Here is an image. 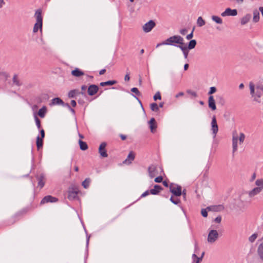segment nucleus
Returning <instances> with one entry per match:
<instances>
[{"label": "nucleus", "mask_w": 263, "mask_h": 263, "mask_svg": "<svg viewBox=\"0 0 263 263\" xmlns=\"http://www.w3.org/2000/svg\"><path fill=\"white\" fill-rule=\"evenodd\" d=\"M245 139V135L243 133L240 134V136L238 138L236 131L233 133L232 138V146H233V153L234 154L237 150V142L239 140V144L242 143Z\"/></svg>", "instance_id": "f257e3e1"}, {"label": "nucleus", "mask_w": 263, "mask_h": 263, "mask_svg": "<svg viewBox=\"0 0 263 263\" xmlns=\"http://www.w3.org/2000/svg\"><path fill=\"white\" fill-rule=\"evenodd\" d=\"M35 16L36 17V23L34 25L33 32H36L38 31L39 29H40L41 31H42V29L43 18L42 16V11L40 9H39L36 11Z\"/></svg>", "instance_id": "f03ea898"}, {"label": "nucleus", "mask_w": 263, "mask_h": 263, "mask_svg": "<svg viewBox=\"0 0 263 263\" xmlns=\"http://www.w3.org/2000/svg\"><path fill=\"white\" fill-rule=\"evenodd\" d=\"M170 191L174 196L179 197L182 195V187L181 186L177 185L176 187L174 186L172 183L170 186Z\"/></svg>", "instance_id": "7ed1b4c3"}, {"label": "nucleus", "mask_w": 263, "mask_h": 263, "mask_svg": "<svg viewBox=\"0 0 263 263\" xmlns=\"http://www.w3.org/2000/svg\"><path fill=\"white\" fill-rule=\"evenodd\" d=\"M263 93V84H257L256 85V91H255V98L254 99V101L260 102L259 99L261 97L262 93Z\"/></svg>", "instance_id": "20e7f679"}, {"label": "nucleus", "mask_w": 263, "mask_h": 263, "mask_svg": "<svg viewBox=\"0 0 263 263\" xmlns=\"http://www.w3.org/2000/svg\"><path fill=\"white\" fill-rule=\"evenodd\" d=\"M218 238V234L216 230H211L208 236V241L209 243H214Z\"/></svg>", "instance_id": "39448f33"}, {"label": "nucleus", "mask_w": 263, "mask_h": 263, "mask_svg": "<svg viewBox=\"0 0 263 263\" xmlns=\"http://www.w3.org/2000/svg\"><path fill=\"white\" fill-rule=\"evenodd\" d=\"M156 26V23L153 20H150L142 26V30L144 32H150Z\"/></svg>", "instance_id": "423d86ee"}, {"label": "nucleus", "mask_w": 263, "mask_h": 263, "mask_svg": "<svg viewBox=\"0 0 263 263\" xmlns=\"http://www.w3.org/2000/svg\"><path fill=\"white\" fill-rule=\"evenodd\" d=\"M211 129L212 130V134L213 135V137L215 138L216 136V134L218 131V126L217 123V120L216 117L214 116L212 117V120L211 122Z\"/></svg>", "instance_id": "0eeeda50"}, {"label": "nucleus", "mask_w": 263, "mask_h": 263, "mask_svg": "<svg viewBox=\"0 0 263 263\" xmlns=\"http://www.w3.org/2000/svg\"><path fill=\"white\" fill-rule=\"evenodd\" d=\"M237 14V10L236 9H231L230 8H227L226 10L221 13L222 16H236Z\"/></svg>", "instance_id": "6e6552de"}, {"label": "nucleus", "mask_w": 263, "mask_h": 263, "mask_svg": "<svg viewBox=\"0 0 263 263\" xmlns=\"http://www.w3.org/2000/svg\"><path fill=\"white\" fill-rule=\"evenodd\" d=\"M106 143L105 142H102L99 147V153L102 157H107L108 155L105 149Z\"/></svg>", "instance_id": "1a4fd4ad"}, {"label": "nucleus", "mask_w": 263, "mask_h": 263, "mask_svg": "<svg viewBox=\"0 0 263 263\" xmlns=\"http://www.w3.org/2000/svg\"><path fill=\"white\" fill-rule=\"evenodd\" d=\"M58 201L57 198L52 197L51 196L48 195L45 196L41 201V204H43L48 202H55Z\"/></svg>", "instance_id": "9d476101"}, {"label": "nucleus", "mask_w": 263, "mask_h": 263, "mask_svg": "<svg viewBox=\"0 0 263 263\" xmlns=\"http://www.w3.org/2000/svg\"><path fill=\"white\" fill-rule=\"evenodd\" d=\"M99 90V87L95 84L90 85L87 89L88 94L89 96L95 95Z\"/></svg>", "instance_id": "9b49d317"}, {"label": "nucleus", "mask_w": 263, "mask_h": 263, "mask_svg": "<svg viewBox=\"0 0 263 263\" xmlns=\"http://www.w3.org/2000/svg\"><path fill=\"white\" fill-rule=\"evenodd\" d=\"M78 190L77 188L70 189L68 191V198L69 199H75L78 193Z\"/></svg>", "instance_id": "f8f14e48"}, {"label": "nucleus", "mask_w": 263, "mask_h": 263, "mask_svg": "<svg viewBox=\"0 0 263 263\" xmlns=\"http://www.w3.org/2000/svg\"><path fill=\"white\" fill-rule=\"evenodd\" d=\"M173 44L176 43L179 44V45H184V39L180 35H174L173 36Z\"/></svg>", "instance_id": "ddd939ff"}, {"label": "nucleus", "mask_w": 263, "mask_h": 263, "mask_svg": "<svg viewBox=\"0 0 263 263\" xmlns=\"http://www.w3.org/2000/svg\"><path fill=\"white\" fill-rule=\"evenodd\" d=\"M208 105L212 110L216 109L215 101L213 96H210L208 99Z\"/></svg>", "instance_id": "4468645a"}, {"label": "nucleus", "mask_w": 263, "mask_h": 263, "mask_svg": "<svg viewBox=\"0 0 263 263\" xmlns=\"http://www.w3.org/2000/svg\"><path fill=\"white\" fill-rule=\"evenodd\" d=\"M151 132L153 133H155L157 128V123L155 118H152L148 122Z\"/></svg>", "instance_id": "2eb2a0df"}, {"label": "nucleus", "mask_w": 263, "mask_h": 263, "mask_svg": "<svg viewBox=\"0 0 263 263\" xmlns=\"http://www.w3.org/2000/svg\"><path fill=\"white\" fill-rule=\"evenodd\" d=\"M135 155L133 151H131L128 156L127 158L123 161V163L129 164L132 163V161H133L135 159Z\"/></svg>", "instance_id": "dca6fc26"}, {"label": "nucleus", "mask_w": 263, "mask_h": 263, "mask_svg": "<svg viewBox=\"0 0 263 263\" xmlns=\"http://www.w3.org/2000/svg\"><path fill=\"white\" fill-rule=\"evenodd\" d=\"M157 170V167L155 165H151L148 168V172L149 176L151 178H153L155 176V172Z\"/></svg>", "instance_id": "f3484780"}, {"label": "nucleus", "mask_w": 263, "mask_h": 263, "mask_svg": "<svg viewBox=\"0 0 263 263\" xmlns=\"http://www.w3.org/2000/svg\"><path fill=\"white\" fill-rule=\"evenodd\" d=\"M163 190V188L159 185L156 184L154 189L150 190V193L153 195H158L159 192Z\"/></svg>", "instance_id": "a211bd4d"}, {"label": "nucleus", "mask_w": 263, "mask_h": 263, "mask_svg": "<svg viewBox=\"0 0 263 263\" xmlns=\"http://www.w3.org/2000/svg\"><path fill=\"white\" fill-rule=\"evenodd\" d=\"M173 39V36H171L170 37H169L167 40H166L165 41L158 44L156 46V47L157 48V47H158L161 45H174Z\"/></svg>", "instance_id": "6ab92c4d"}, {"label": "nucleus", "mask_w": 263, "mask_h": 263, "mask_svg": "<svg viewBox=\"0 0 263 263\" xmlns=\"http://www.w3.org/2000/svg\"><path fill=\"white\" fill-rule=\"evenodd\" d=\"M224 207L222 205H218L217 206H210L206 208L208 211H212L214 212L221 211L223 210Z\"/></svg>", "instance_id": "aec40b11"}, {"label": "nucleus", "mask_w": 263, "mask_h": 263, "mask_svg": "<svg viewBox=\"0 0 263 263\" xmlns=\"http://www.w3.org/2000/svg\"><path fill=\"white\" fill-rule=\"evenodd\" d=\"M251 18V15L250 14H246L245 16H244L243 17H242L241 18V21H240L241 24L242 25H244L246 24L250 21Z\"/></svg>", "instance_id": "412c9836"}, {"label": "nucleus", "mask_w": 263, "mask_h": 263, "mask_svg": "<svg viewBox=\"0 0 263 263\" xmlns=\"http://www.w3.org/2000/svg\"><path fill=\"white\" fill-rule=\"evenodd\" d=\"M178 47H179L182 51L183 53V55H184V57L185 59H187V57H188V54H189V50L190 49H188L185 46H184V45H177V46Z\"/></svg>", "instance_id": "4be33fe9"}, {"label": "nucleus", "mask_w": 263, "mask_h": 263, "mask_svg": "<svg viewBox=\"0 0 263 263\" xmlns=\"http://www.w3.org/2000/svg\"><path fill=\"white\" fill-rule=\"evenodd\" d=\"M249 87L250 90V94L251 95L252 97L254 98H255V89H256V86H255L254 84L252 82H250L249 83Z\"/></svg>", "instance_id": "5701e85b"}, {"label": "nucleus", "mask_w": 263, "mask_h": 263, "mask_svg": "<svg viewBox=\"0 0 263 263\" xmlns=\"http://www.w3.org/2000/svg\"><path fill=\"white\" fill-rule=\"evenodd\" d=\"M261 191V190L260 189V187H255L254 189H253L252 191H251L249 192V196L250 197H252L254 196H255V195H257L258 193H259Z\"/></svg>", "instance_id": "b1692460"}, {"label": "nucleus", "mask_w": 263, "mask_h": 263, "mask_svg": "<svg viewBox=\"0 0 263 263\" xmlns=\"http://www.w3.org/2000/svg\"><path fill=\"white\" fill-rule=\"evenodd\" d=\"M36 144L37 150H40L43 147V139H42L40 137L38 136L36 138Z\"/></svg>", "instance_id": "393cba45"}, {"label": "nucleus", "mask_w": 263, "mask_h": 263, "mask_svg": "<svg viewBox=\"0 0 263 263\" xmlns=\"http://www.w3.org/2000/svg\"><path fill=\"white\" fill-rule=\"evenodd\" d=\"M37 179L39 181L38 185L41 188H42L44 186L45 183V179L43 175H40V176H39Z\"/></svg>", "instance_id": "a878e982"}, {"label": "nucleus", "mask_w": 263, "mask_h": 263, "mask_svg": "<svg viewBox=\"0 0 263 263\" xmlns=\"http://www.w3.org/2000/svg\"><path fill=\"white\" fill-rule=\"evenodd\" d=\"M196 44H197L196 41L195 40H192L189 42L187 46H186V47L188 49L191 50V49H194L195 47Z\"/></svg>", "instance_id": "bb28decb"}, {"label": "nucleus", "mask_w": 263, "mask_h": 263, "mask_svg": "<svg viewBox=\"0 0 263 263\" xmlns=\"http://www.w3.org/2000/svg\"><path fill=\"white\" fill-rule=\"evenodd\" d=\"M117 83L115 80H110L106 82H101L100 85L101 86H111Z\"/></svg>", "instance_id": "cd10ccee"}, {"label": "nucleus", "mask_w": 263, "mask_h": 263, "mask_svg": "<svg viewBox=\"0 0 263 263\" xmlns=\"http://www.w3.org/2000/svg\"><path fill=\"white\" fill-rule=\"evenodd\" d=\"M260 18L259 17V12L257 10H255L253 11V21L254 23H257L259 21Z\"/></svg>", "instance_id": "c85d7f7f"}, {"label": "nucleus", "mask_w": 263, "mask_h": 263, "mask_svg": "<svg viewBox=\"0 0 263 263\" xmlns=\"http://www.w3.org/2000/svg\"><path fill=\"white\" fill-rule=\"evenodd\" d=\"M257 252L259 257L263 261V242L259 246Z\"/></svg>", "instance_id": "c756f323"}, {"label": "nucleus", "mask_w": 263, "mask_h": 263, "mask_svg": "<svg viewBox=\"0 0 263 263\" xmlns=\"http://www.w3.org/2000/svg\"><path fill=\"white\" fill-rule=\"evenodd\" d=\"M46 111H47V109H46V107L44 106L42 108L39 109V110L38 111V115L40 117L43 118V117H44V116L45 115Z\"/></svg>", "instance_id": "7c9ffc66"}, {"label": "nucleus", "mask_w": 263, "mask_h": 263, "mask_svg": "<svg viewBox=\"0 0 263 263\" xmlns=\"http://www.w3.org/2000/svg\"><path fill=\"white\" fill-rule=\"evenodd\" d=\"M197 25L199 27H202L205 24V21L202 18L201 16H199L197 21Z\"/></svg>", "instance_id": "2f4dec72"}, {"label": "nucleus", "mask_w": 263, "mask_h": 263, "mask_svg": "<svg viewBox=\"0 0 263 263\" xmlns=\"http://www.w3.org/2000/svg\"><path fill=\"white\" fill-rule=\"evenodd\" d=\"M212 20L217 24H221L222 23V19L219 16L213 15L212 16Z\"/></svg>", "instance_id": "473e14b6"}, {"label": "nucleus", "mask_w": 263, "mask_h": 263, "mask_svg": "<svg viewBox=\"0 0 263 263\" xmlns=\"http://www.w3.org/2000/svg\"><path fill=\"white\" fill-rule=\"evenodd\" d=\"M151 109L153 111L157 112L159 110V107L156 103H153L150 105Z\"/></svg>", "instance_id": "72a5a7b5"}, {"label": "nucleus", "mask_w": 263, "mask_h": 263, "mask_svg": "<svg viewBox=\"0 0 263 263\" xmlns=\"http://www.w3.org/2000/svg\"><path fill=\"white\" fill-rule=\"evenodd\" d=\"M72 74L75 77H80L82 75V72L78 69L72 71Z\"/></svg>", "instance_id": "f704fd0d"}, {"label": "nucleus", "mask_w": 263, "mask_h": 263, "mask_svg": "<svg viewBox=\"0 0 263 263\" xmlns=\"http://www.w3.org/2000/svg\"><path fill=\"white\" fill-rule=\"evenodd\" d=\"M255 184L257 187H260L261 190L263 189V179H258L255 181Z\"/></svg>", "instance_id": "c9c22d12"}, {"label": "nucleus", "mask_w": 263, "mask_h": 263, "mask_svg": "<svg viewBox=\"0 0 263 263\" xmlns=\"http://www.w3.org/2000/svg\"><path fill=\"white\" fill-rule=\"evenodd\" d=\"M79 94V92L77 90H71L68 94L69 97L73 98L76 97L77 95Z\"/></svg>", "instance_id": "e433bc0d"}, {"label": "nucleus", "mask_w": 263, "mask_h": 263, "mask_svg": "<svg viewBox=\"0 0 263 263\" xmlns=\"http://www.w3.org/2000/svg\"><path fill=\"white\" fill-rule=\"evenodd\" d=\"M91 182V179L90 178H86L85 180L83 181V187L87 189L89 185V183Z\"/></svg>", "instance_id": "4c0bfd02"}, {"label": "nucleus", "mask_w": 263, "mask_h": 263, "mask_svg": "<svg viewBox=\"0 0 263 263\" xmlns=\"http://www.w3.org/2000/svg\"><path fill=\"white\" fill-rule=\"evenodd\" d=\"M63 103V101L59 98H54L52 100V103L53 105L60 104Z\"/></svg>", "instance_id": "58836bf2"}, {"label": "nucleus", "mask_w": 263, "mask_h": 263, "mask_svg": "<svg viewBox=\"0 0 263 263\" xmlns=\"http://www.w3.org/2000/svg\"><path fill=\"white\" fill-rule=\"evenodd\" d=\"M257 236H258V234L257 233H254L253 235H252L249 238V241L251 243L253 242L255 240V239L257 238Z\"/></svg>", "instance_id": "ea45409f"}, {"label": "nucleus", "mask_w": 263, "mask_h": 263, "mask_svg": "<svg viewBox=\"0 0 263 263\" xmlns=\"http://www.w3.org/2000/svg\"><path fill=\"white\" fill-rule=\"evenodd\" d=\"M131 91L136 94L138 96H141V92L139 91L137 88L134 87L131 89Z\"/></svg>", "instance_id": "a19ab883"}, {"label": "nucleus", "mask_w": 263, "mask_h": 263, "mask_svg": "<svg viewBox=\"0 0 263 263\" xmlns=\"http://www.w3.org/2000/svg\"><path fill=\"white\" fill-rule=\"evenodd\" d=\"M153 99L155 101H157V100H161V96L160 92L159 91L157 92L156 94L154 95Z\"/></svg>", "instance_id": "79ce46f5"}, {"label": "nucleus", "mask_w": 263, "mask_h": 263, "mask_svg": "<svg viewBox=\"0 0 263 263\" xmlns=\"http://www.w3.org/2000/svg\"><path fill=\"white\" fill-rule=\"evenodd\" d=\"M170 201L174 204H178L180 202V200L179 199H174L173 198V197L172 196L171 198H170Z\"/></svg>", "instance_id": "37998d69"}, {"label": "nucleus", "mask_w": 263, "mask_h": 263, "mask_svg": "<svg viewBox=\"0 0 263 263\" xmlns=\"http://www.w3.org/2000/svg\"><path fill=\"white\" fill-rule=\"evenodd\" d=\"M216 88L215 87H211L210 88V90L208 92V95L211 96V95L213 94L216 91Z\"/></svg>", "instance_id": "c03bdc74"}, {"label": "nucleus", "mask_w": 263, "mask_h": 263, "mask_svg": "<svg viewBox=\"0 0 263 263\" xmlns=\"http://www.w3.org/2000/svg\"><path fill=\"white\" fill-rule=\"evenodd\" d=\"M217 99L219 101V103L221 105H223L225 103V100L222 96H218Z\"/></svg>", "instance_id": "a18cd8bd"}, {"label": "nucleus", "mask_w": 263, "mask_h": 263, "mask_svg": "<svg viewBox=\"0 0 263 263\" xmlns=\"http://www.w3.org/2000/svg\"><path fill=\"white\" fill-rule=\"evenodd\" d=\"M207 210H208V209H202L201 210V214H202V216L204 217H206L208 216V212H207Z\"/></svg>", "instance_id": "49530a36"}, {"label": "nucleus", "mask_w": 263, "mask_h": 263, "mask_svg": "<svg viewBox=\"0 0 263 263\" xmlns=\"http://www.w3.org/2000/svg\"><path fill=\"white\" fill-rule=\"evenodd\" d=\"M186 92L190 95H191L192 96H193L194 97H197V95L196 93V92L195 91H193L190 89H189L186 91Z\"/></svg>", "instance_id": "de8ad7c7"}, {"label": "nucleus", "mask_w": 263, "mask_h": 263, "mask_svg": "<svg viewBox=\"0 0 263 263\" xmlns=\"http://www.w3.org/2000/svg\"><path fill=\"white\" fill-rule=\"evenodd\" d=\"M35 119L36 124V125H37L38 128L40 129L41 127V123L40 120L37 117H35Z\"/></svg>", "instance_id": "09e8293b"}, {"label": "nucleus", "mask_w": 263, "mask_h": 263, "mask_svg": "<svg viewBox=\"0 0 263 263\" xmlns=\"http://www.w3.org/2000/svg\"><path fill=\"white\" fill-rule=\"evenodd\" d=\"M194 29H195V28L194 27L192 32L189 34L188 35H187L186 38L187 40H191V39L193 38V32H194Z\"/></svg>", "instance_id": "8fccbe9b"}, {"label": "nucleus", "mask_w": 263, "mask_h": 263, "mask_svg": "<svg viewBox=\"0 0 263 263\" xmlns=\"http://www.w3.org/2000/svg\"><path fill=\"white\" fill-rule=\"evenodd\" d=\"M163 177L162 176H158L155 179V182L157 183H160L162 182Z\"/></svg>", "instance_id": "3c124183"}, {"label": "nucleus", "mask_w": 263, "mask_h": 263, "mask_svg": "<svg viewBox=\"0 0 263 263\" xmlns=\"http://www.w3.org/2000/svg\"><path fill=\"white\" fill-rule=\"evenodd\" d=\"M13 82L14 83H15L16 85H20V82L17 79V77L16 75H15L14 77H13Z\"/></svg>", "instance_id": "603ef678"}, {"label": "nucleus", "mask_w": 263, "mask_h": 263, "mask_svg": "<svg viewBox=\"0 0 263 263\" xmlns=\"http://www.w3.org/2000/svg\"><path fill=\"white\" fill-rule=\"evenodd\" d=\"M187 32V30L186 28H183L180 30V33L183 35H185Z\"/></svg>", "instance_id": "864d4df0"}, {"label": "nucleus", "mask_w": 263, "mask_h": 263, "mask_svg": "<svg viewBox=\"0 0 263 263\" xmlns=\"http://www.w3.org/2000/svg\"><path fill=\"white\" fill-rule=\"evenodd\" d=\"M80 139L79 140L80 147L81 149H82V136L80 134Z\"/></svg>", "instance_id": "5fc2aeb1"}, {"label": "nucleus", "mask_w": 263, "mask_h": 263, "mask_svg": "<svg viewBox=\"0 0 263 263\" xmlns=\"http://www.w3.org/2000/svg\"><path fill=\"white\" fill-rule=\"evenodd\" d=\"M214 221L217 223H220L221 221V217L220 216H217Z\"/></svg>", "instance_id": "6e6d98bb"}, {"label": "nucleus", "mask_w": 263, "mask_h": 263, "mask_svg": "<svg viewBox=\"0 0 263 263\" xmlns=\"http://www.w3.org/2000/svg\"><path fill=\"white\" fill-rule=\"evenodd\" d=\"M150 193V191H145V192H144L141 196V197H146V196H147L148 195H149Z\"/></svg>", "instance_id": "4d7b16f0"}, {"label": "nucleus", "mask_w": 263, "mask_h": 263, "mask_svg": "<svg viewBox=\"0 0 263 263\" xmlns=\"http://www.w3.org/2000/svg\"><path fill=\"white\" fill-rule=\"evenodd\" d=\"M40 134H41L40 138L42 139H44V138L45 137V132L43 129H42L40 130Z\"/></svg>", "instance_id": "13d9d810"}, {"label": "nucleus", "mask_w": 263, "mask_h": 263, "mask_svg": "<svg viewBox=\"0 0 263 263\" xmlns=\"http://www.w3.org/2000/svg\"><path fill=\"white\" fill-rule=\"evenodd\" d=\"M130 79V77H129V74L128 73H127L125 76V77H124V80L125 81H128Z\"/></svg>", "instance_id": "bf43d9fd"}, {"label": "nucleus", "mask_w": 263, "mask_h": 263, "mask_svg": "<svg viewBox=\"0 0 263 263\" xmlns=\"http://www.w3.org/2000/svg\"><path fill=\"white\" fill-rule=\"evenodd\" d=\"M88 148V146L85 142L83 141V151L86 150Z\"/></svg>", "instance_id": "052dcab7"}, {"label": "nucleus", "mask_w": 263, "mask_h": 263, "mask_svg": "<svg viewBox=\"0 0 263 263\" xmlns=\"http://www.w3.org/2000/svg\"><path fill=\"white\" fill-rule=\"evenodd\" d=\"M184 95V93L183 92H180L178 94H177L175 96L176 98H178L181 96H183Z\"/></svg>", "instance_id": "680f3d73"}, {"label": "nucleus", "mask_w": 263, "mask_h": 263, "mask_svg": "<svg viewBox=\"0 0 263 263\" xmlns=\"http://www.w3.org/2000/svg\"><path fill=\"white\" fill-rule=\"evenodd\" d=\"M120 137H121V139L123 140H124L126 139L127 137L126 136L124 135H122V134H121L120 135Z\"/></svg>", "instance_id": "e2e57ef3"}, {"label": "nucleus", "mask_w": 263, "mask_h": 263, "mask_svg": "<svg viewBox=\"0 0 263 263\" xmlns=\"http://www.w3.org/2000/svg\"><path fill=\"white\" fill-rule=\"evenodd\" d=\"M162 183L163 185L165 186V187H168V183L166 181H162Z\"/></svg>", "instance_id": "0e129e2a"}, {"label": "nucleus", "mask_w": 263, "mask_h": 263, "mask_svg": "<svg viewBox=\"0 0 263 263\" xmlns=\"http://www.w3.org/2000/svg\"><path fill=\"white\" fill-rule=\"evenodd\" d=\"M70 104L73 107H75L76 106V102L74 100H72Z\"/></svg>", "instance_id": "69168bd1"}, {"label": "nucleus", "mask_w": 263, "mask_h": 263, "mask_svg": "<svg viewBox=\"0 0 263 263\" xmlns=\"http://www.w3.org/2000/svg\"><path fill=\"white\" fill-rule=\"evenodd\" d=\"M105 71H106V69H102V70H101L100 71V72H99V74H100V75H102V74H103L105 72Z\"/></svg>", "instance_id": "338daca9"}, {"label": "nucleus", "mask_w": 263, "mask_h": 263, "mask_svg": "<svg viewBox=\"0 0 263 263\" xmlns=\"http://www.w3.org/2000/svg\"><path fill=\"white\" fill-rule=\"evenodd\" d=\"M259 10L261 12L262 15L263 16V7H260L259 8Z\"/></svg>", "instance_id": "774afa93"}]
</instances>
